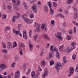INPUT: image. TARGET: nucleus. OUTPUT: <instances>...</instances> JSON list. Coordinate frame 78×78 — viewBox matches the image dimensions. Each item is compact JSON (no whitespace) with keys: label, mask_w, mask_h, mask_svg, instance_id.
<instances>
[{"label":"nucleus","mask_w":78,"mask_h":78,"mask_svg":"<svg viewBox=\"0 0 78 78\" xmlns=\"http://www.w3.org/2000/svg\"><path fill=\"white\" fill-rule=\"evenodd\" d=\"M20 30H18V31H16V29L15 28H14L13 29V33L14 34H19V33L20 32Z\"/></svg>","instance_id":"nucleus-14"},{"label":"nucleus","mask_w":78,"mask_h":78,"mask_svg":"<svg viewBox=\"0 0 78 78\" xmlns=\"http://www.w3.org/2000/svg\"><path fill=\"white\" fill-rule=\"evenodd\" d=\"M23 5H24L25 8H26V9H27V5L26 4V3H24Z\"/></svg>","instance_id":"nucleus-45"},{"label":"nucleus","mask_w":78,"mask_h":78,"mask_svg":"<svg viewBox=\"0 0 78 78\" xmlns=\"http://www.w3.org/2000/svg\"><path fill=\"white\" fill-rule=\"evenodd\" d=\"M63 62H62V65L61 64V63L59 62H58L56 64L55 66V69L56 70L57 72H59V69H60V67H62L64 65L66 62H67V61L66 60V57H63Z\"/></svg>","instance_id":"nucleus-1"},{"label":"nucleus","mask_w":78,"mask_h":78,"mask_svg":"<svg viewBox=\"0 0 78 78\" xmlns=\"http://www.w3.org/2000/svg\"><path fill=\"white\" fill-rule=\"evenodd\" d=\"M76 44V43L73 42L71 44V45H72V46H73V45H75Z\"/></svg>","instance_id":"nucleus-52"},{"label":"nucleus","mask_w":78,"mask_h":78,"mask_svg":"<svg viewBox=\"0 0 78 78\" xmlns=\"http://www.w3.org/2000/svg\"><path fill=\"white\" fill-rule=\"evenodd\" d=\"M65 13H66V14H67L69 13V11L67 10H65L64 11Z\"/></svg>","instance_id":"nucleus-53"},{"label":"nucleus","mask_w":78,"mask_h":78,"mask_svg":"<svg viewBox=\"0 0 78 78\" xmlns=\"http://www.w3.org/2000/svg\"><path fill=\"white\" fill-rule=\"evenodd\" d=\"M78 13L77 12H76L74 15V19H76L77 17H78Z\"/></svg>","instance_id":"nucleus-21"},{"label":"nucleus","mask_w":78,"mask_h":78,"mask_svg":"<svg viewBox=\"0 0 78 78\" xmlns=\"http://www.w3.org/2000/svg\"><path fill=\"white\" fill-rule=\"evenodd\" d=\"M20 54L21 55H23V52H22V49H21L20 50Z\"/></svg>","instance_id":"nucleus-32"},{"label":"nucleus","mask_w":78,"mask_h":78,"mask_svg":"<svg viewBox=\"0 0 78 78\" xmlns=\"http://www.w3.org/2000/svg\"><path fill=\"white\" fill-rule=\"evenodd\" d=\"M43 37L45 39H47L48 40H50V39L48 37V35L47 34H44L43 35Z\"/></svg>","instance_id":"nucleus-17"},{"label":"nucleus","mask_w":78,"mask_h":78,"mask_svg":"<svg viewBox=\"0 0 78 78\" xmlns=\"http://www.w3.org/2000/svg\"><path fill=\"white\" fill-rule=\"evenodd\" d=\"M50 66H53L54 64V61L52 60H51L49 61Z\"/></svg>","instance_id":"nucleus-24"},{"label":"nucleus","mask_w":78,"mask_h":78,"mask_svg":"<svg viewBox=\"0 0 78 78\" xmlns=\"http://www.w3.org/2000/svg\"><path fill=\"white\" fill-rule=\"evenodd\" d=\"M0 68L2 70H4V69H6L7 68V67L5 64H2L0 65Z\"/></svg>","instance_id":"nucleus-15"},{"label":"nucleus","mask_w":78,"mask_h":78,"mask_svg":"<svg viewBox=\"0 0 78 78\" xmlns=\"http://www.w3.org/2000/svg\"><path fill=\"white\" fill-rule=\"evenodd\" d=\"M34 40L35 41H37V35H35L34 36Z\"/></svg>","instance_id":"nucleus-26"},{"label":"nucleus","mask_w":78,"mask_h":78,"mask_svg":"<svg viewBox=\"0 0 78 78\" xmlns=\"http://www.w3.org/2000/svg\"><path fill=\"white\" fill-rule=\"evenodd\" d=\"M38 70H39L40 72L42 71V69L41 68V67H40V66L38 65Z\"/></svg>","instance_id":"nucleus-35"},{"label":"nucleus","mask_w":78,"mask_h":78,"mask_svg":"<svg viewBox=\"0 0 78 78\" xmlns=\"http://www.w3.org/2000/svg\"><path fill=\"white\" fill-rule=\"evenodd\" d=\"M44 10L45 12H48V8L47 5H44Z\"/></svg>","instance_id":"nucleus-18"},{"label":"nucleus","mask_w":78,"mask_h":78,"mask_svg":"<svg viewBox=\"0 0 78 78\" xmlns=\"http://www.w3.org/2000/svg\"><path fill=\"white\" fill-rule=\"evenodd\" d=\"M56 37L59 39L60 40L62 39V37H61V34L60 32H58L57 33V35L56 36Z\"/></svg>","instance_id":"nucleus-13"},{"label":"nucleus","mask_w":78,"mask_h":78,"mask_svg":"<svg viewBox=\"0 0 78 78\" xmlns=\"http://www.w3.org/2000/svg\"><path fill=\"white\" fill-rule=\"evenodd\" d=\"M72 59H73V60H74V61L75 60V59H76V55H73L72 56Z\"/></svg>","instance_id":"nucleus-30"},{"label":"nucleus","mask_w":78,"mask_h":78,"mask_svg":"<svg viewBox=\"0 0 78 78\" xmlns=\"http://www.w3.org/2000/svg\"><path fill=\"white\" fill-rule=\"evenodd\" d=\"M51 2H48V5L49 6L50 8V14H51V15H53V14H54V10H53V9L51 8Z\"/></svg>","instance_id":"nucleus-4"},{"label":"nucleus","mask_w":78,"mask_h":78,"mask_svg":"<svg viewBox=\"0 0 78 78\" xmlns=\"http://www.w3.org/2000/svg\"><path fill=\"white\" fill-rule=\"evenodd\" d=\"M20 77V71L18 70L15 73V78H19Z\"/></svg>","instance_id":"nucleus-11"},{"label":"nucleus","mask_w":78,"mask_h":78,"mask_svg":"<svg viewBox=\"0 0 78 78\" xmlns=\"http://www.w3.org/2000/svg\"><path fill=\"white\" fill-rule=\"evenodd\" d=\"M22 28V25L20 24H19L18 25V31H20V29Z\"/></svg>","instance_id":"nucleus-22"},{"label":"nucleus","mask_w":78,"mask_h":78,"mask_svg":"<svg viewBox=\"0 0 78 78\" xmlns=\"http://www.w3.org/2000/svg\"><path fill=\"white\" fill-rule=\"evenodd\" d=\"M15 66H16V63L15 62H13L12 65V67H15Z\"/></svg>","instance_id":"nucleus-36"},{"label":"nucleus","mask_w":78,"mask_h":78,"mask_svg":"<svg viewBox=\"0 0 78 78\" xmlns=\"http://www.w3.org/2000/svg\"><path fill=\"white\" fill-rule=\"evenodd\" d=\"M74 10L75 11V12H76L78 11V10H77V9L76 8H75L74 9Z\"/></svg>","instance_id":"nucleus-62"},{"label":"nucleus","mask_w":78,"mask_h":78,"mask_svg":"<svg viewBox=\"0 0 78 78\" xmlns=\"http://www.w3.org/2000/svg\"><path fill=\"white\" fill-rule=\"evenodd\" d=\"M37 31H40V27H37Z\"/></svg>","instance_id":"nucleus-43"},{"label":"nucleus","mask_w":78,"mask_h":78,"mask_svg":"<svg viewBox=\"0 0 78 78\" xmlns=\"http://www.w3.org/2000/svg\"><path fill=\"white\" fill-rule=\"evenodd\" d=\"M63 45H62V46H61L60 47H59V50L60 51H62L63 50Z\"/></svg>","instance_id":"nucleus-27"},{"label":"nucleus","mask_w":78,"mask_h":78,"mask_svg":"<svg viewBox=\"0 0 78 78\" xmlns=\"http://www.w3.org/2000/svg\"><path fill=\"white\" fill-rule=\"evenodd\" d=\"M61 14H60V13L57 14V15H55V17H58V16H60L61 17Z\"/></svg>","instance_id":"nucleus-40"},{"label":"nucleus","mask_w":78,"mask_h":78,"mask_svg":"<svg viewBox=\"0 0 78 78\" xmlns=\"http://www.w3.org/2000/svg\"><path fill=\"white\" fill-rule=\"evenodd\" d=\"M12 2L13 3V6L15 5V4H16V0H12Z\"/></svg>","instance_id":"nucleus-47"},{"label":"nucleus","mask_w":78,"mask_h":78,"mask_svg":"<svg viewBox=\"0 0 78 78\" xmlns=\"http://www.w3.org/2000/svg\"><path fill=\"white\" fill-rule=\"evenodd\" d=\"M2 51L4 53H8V51H7L6 49L2 50Z\"/></svg>","instance_id":"nucleus-29"},{"label":"nucleus","mask_w":78,"mask_h":78,"mask_svg":"<svg viewBox=\"0 0 78 78\" xmlns=\"http://www.w3.org/2000/svg\"><path fill=\"white\" fill-rule=\"evenodd\" d=\"M20 3V2L19 0H17V2L16 1L15 5H13V7L15 8V10H18V7H17V5H19V4Z\"/></svg>","instance_id":"nucleus-5"},{"label":"nucleus","mask_w":78,"mask_h":78,"mask_svg":"<svg viewBox=\"0 0 78 78\" xmlns=\"http://www.w3.org/2000/svg\"><path fill=\"white\" fill-rule=\"evenodd\" d=\"M15 19V17H14V16H13V19H12V21L13 22H15V21L16 20Z\"/></svg>","instance_id":"nucleus-44"},{"label":"nucleus","mask_w":78,"mask_h":78,"mask_svg":"<svg viewBox=\"0 0 78 78\" xmlns=\"http://www.w3.org/2000/svg\"><path fill=\"white\" fill-rule=\"evenodd\" d=\"M76 72H78V68H76Z\"/></svg>","instance_id":"nucleus-61"},{"label":"nucleus","mask_w":78,"mask_h":78,"mask_svg":"<svg viewBox=\"0 0 78 78\" xmlns=\"http://www.w3.org/2000/svg\"><path fill=\"white\" fill-rule=\"evenodd\" d=\"M41 28L43 31L46 32L47 31V25L46 24H42Z\"/></svg>","instance_id":"nucleus-10"},{"label":"nucleus","mask_w":78,"mask_h":78,"mask_svg":"<svg viewBox=\"0 0 78 78\" xmlns=\"http://www.w3.org/2000/svg\"><path fill=\"white\" fill-rule=\"evenodd\" d=\"M63 24L64 27H66V22H63Z\"/></svg>","instance_id":"nucleus-56"},{"label":"nucleus","mask_w":78,"mask_h":78,"mask_svg":"<svg viewBox=\"0 0 78 78\" xmlns=\"http://www.w3.org/2000/svg\"><path fill=\"white\" fill-rule=\"evenodd\" d=\"M37 5H38L39 7H40V6H41V1H38V4H34L32 7L31 9L33 10V11H34V12H37Z\"/></svg>","instance_id":"nucleus-3"},{"label":"nucleus","mask_w":78,"mask_h":78,"mask_svg":"<svg viewBox=\"0 0 78 78\" xmlns=\"http://www.w3.org/2000/svg\"><path fill=\"white\" fill-rule=\"evenodd\" d=\"M10 27H5V29L7 31L8 30H10Z\"/></svg>","instance_id":"nucleus-33"},{"label":"nucleus","mask_w":78,"mask_h":78,"mask_svg":"<svg viewBox=\"0 0 78 78\" xmlns=\"http://www.w3.org/2000/svg\"><path fill=\"white\" fill-rule=\"evenodd\" d=\"M7 9H8L9 10H10V11H11V10L12 9V7H11V6L9 5H7Z\"/></svg>","instance_id":"nucleus-23"},{"label":"nucleus","mask_w":78,"mask_h":78,"mask_svg":"<svg viewBox=\"0 0 78 78\" xmlns=\"http://www.w3.org/2000/svg\"><path fill=\"white\" fill-rule=\"evenodd\" d=\"M37 25H38V24L36 22L35 24V26L36 27L37 26Z\"/></svg>","instance_id":"nucleus-60"},{"label":"nucleus","mask_w":78,"mask_h":78,"mask_svg":"<svg viewBox=\"0 0 78 78\" xmlns=\"http://www.w3.org/2000/svg\"><path fill=\"white\" fill-rule=\"evenodd\" d=\"M72 2H73V0H68L66 1V3L67 4H70Z\"/></svg>","instance_id":"nucleus-25"},{"label":"nucleus","mask_w":78,"mask_h":78,"mask_svg":"<svg viewBox=\"0 0 78 78\" xmlns=\"http://www.w3.org/2000/svg\"><path fill=\"white\" fill-rule=\"evenodd\" d=\"M32 78H38V75H40L39 73H38V74L35 75V72L34 71H33L31 73Z\"/></svg>","instance_id":"nucleus-7"},{"label":"nucleus","mask_w":78,"mask_h":78,"mask_svg":"<svg viewBox=\"0 0 78 78\" xmlns=\"http://www.w3.org/2000/svg\"><path fill=\"white\" fill-rule=\"evenodd\" d=\"M23 37L24 39H27V35L26 33V30H24L23 31Z\"/></svg>","instance_id":"nucleus-16"},{"label":"nucleus","mask_w":78,"mask_h":78,"mask_svg":"<svg viewBox=\"0 0 78 78\" xmlns=\"http://www.w3.org/2000/svg\"><path fill=\"white\" fill-rule=\"evenodd\" d=\"M41 64L43 66H45V61H42Z\"/></svg>","instance_id":"nucleus-41"},{"label":"nucleus","mask_w":78,"mask_h":78,"mask_svg":"<svg viewBox=\"0 0 78 78\" xmlns=\"http://www.w3.org/2000/svg\"><path fill=\"white\" fill-rule=\"evenodd\" d=\"M70 71V73L68 75V76L70 77V76H72L73 74V71H74V68H70L69 69Z\"/></svg>","instance_id":"nucleus-8"},{"label":"nucleus","mask_w":78,"mask_h":78,"mask_svg":"<svg viewBox=\"0 0 78 78\" xmlns=\"http://www.w3.org/2000/svg\"><path fill=\"white\" fill-rule=\"evenodd\" d=\"M22 18L25 21L28 23H30L32 22V20H29L25 18V15H23L22 16Z\"/></svg>","instance_id":"nucleus-6"},{"label":"nucleus","mask_w":78,"mask_h":78,"mask_svg":"<svg viewBox=\"0 0 78 78\" xmlns=\"http://www.w3.org/2000/svg\"><path fill=\"white\" fill-rule=\"evenodd\" d=\"M54 23H55V21L54 20H52L51 21V24L53 25V24Z\"/></svg>","instance_id":"nucleus-57"},{"label":"nucleus","mask_w":78,"mask_h":78,"mask_svg":"<svg viewBox=\"0 0 78 78\" xmlns=\"http://www.w3.org/2000/svg\"><path fill=\"white\" fill-rule=\"evenodd\" d=\"M19 46L20 47H23V48H25V44L23 43H19Z\"/></svg>","instance_id":"nucleus-20"},{"label":"nucleus","mask_w":78,"mask_h":78,"mask_svg":"<svg viewBox=\"0 0 78 78\" xmlns=\"http://www.w3.org/2000/svg\"><path fill=\"white\" fill-rule=\"evenodd\" d=\"M51 56H52V54L51 53L49 54V57H51Z\"/></svg>","instance_id":"nucleus-64"},{"label":"nucleus","mask_w":78,"mask_h":78,"mask_svg":"<svg viewBox=\"0 0 78 78\" xmlns=\"http://www.w3.org/2000/svg\"><path fill=\"white\" fill-rule=\"evenodd\" d=\"M6 16L5 15H4L2 16V19H6Z\"/></svg>","instance_id":"nucleus-42"},{"label":"nucleus","mask_w":78,"mask_h":78,"mask_svg":"<svg viewBox=\"0 0 78 78\" xmlns=\"http://www.w3.org/2000/svg\"><path fill=\"white\" fill-rule=\"evenodd\" d=\"M15 59L16 60V61H19V60L20 59V58L18 57V56H16L15 57Z\"/></svg>","instance_id":"nucleus-38"},{"label":"nucleus","mask_w":78,"mask_h":78,"mask_svg":"<svg viewBox=\"0 0 78 78\" xmlns=\"http://www.w3.org/2000/svg\"><path fill=\"white\" fill-rule=\"evenodd\" d=\"M4 76H3L2 75L0 74V78H4L3 77H4Z\"/></svg>","instance_id":"nucleus-58"},{"label":"nucleus","mask_w":78,"mask_h":78,"mask_svg":"<svg viewBox=\"0 0 78 78\" xmlns=\"http://www.w3.org/2000/svg\"><path fill=\"white\" fill-rule=\"evenodd\" d=\"M32 30H30L29 33V35H30V36H31V34L32 33Z\"/></svg>","instance_id":"nucleus-49"},{"label":"nucleus","mask_w":78,"mask_h":78,"mask_svg":"<svg viewBox=\"0 0 78 78\" xmlns=\"http://www.w3.org/2000/svg\"><path fill=\"white\" fill-rule=\"evenodd\" d=\"M76 21H73V24H74V25H76Z\"/></svg>","instance_id":"nucleus-55"},{"label":"nucleus","mask_w":78,"mask_h":78,"mask_svg":"<svg viewBox=\"0 0 78 78\" xmlns=\"http://www.w3.org/2000/svg\"><path fill=\"white\" fill-rule=\"evenodd\" d=\"M14 17H15V18H16V19H19V18H20V16H13Z\"/></svg>","instance_id":"nucleus-54"},{"label":"nucleus","mask_w":78,"mask_h":78,"mask_svg":"<svg viewBox=\"0 0 78 78\" xmlns=\"http://www.w3.org/2000/svg\"><path fill=\"white\" fill-rule=\"evenodd\" d=\"M76 47H75V46L72 47L71 48V51H72V50L74 49V48H75Z\"/></svg>","instance_id":"nucleus-51"},{"label":"nucleus","mask_w":78,"mask_h":78,"mask_svg":"<svg viewBox=\"0 0 78 78\" xmlns=\"http://www.w3.org/2000/svg\"><path fill=\"white\" fill-rule=\"evenodd\" d=\"M50 49L51 51L53 52L55 51L56 53H57V54L56 55L57 58L58 59H59V58H60V55H59V51L58 50V49H57L56 47H53V46L51 45L50 47Z\"/></svg>","instance_id":"nucleus-2"},{"label":"nucleus","mask_w":78,"mask_h":78,"mask_svg":"<svg viewBox=\"0 0 78 78\" xmlns=\"http://www.w3.org/2000/svg\"><path fill=\"white\" fill-rule=\"evenodd\" d=\"M26 67H27V64L24 63L23 64V69L24 70H25V69H26Z\"/></svg>","instance_id":"nucleus-28"},{"label":"nucleus","mask_w":78,"mask_h":78,"mask_svg":"<svg viewBox=\"0 0 78 78\" xmlns=\"http://www.w3.org/2000/svg\"><path fill=\"white\" fill-rule=\"evenodd\" d=\"M71 51H72L70 49L68 50L67 52V53H70V52H71Z\"/></svg>","instance_id":"nucleus-59"},{"label":"nucleus","mask_w":78,"mask_h":78,"mask_svg":"<svg viewBox=\"0 0 78 78\" xmlns=\"http://www.w3.org/2000/svg\"><path fill=\"white\" fill-rule=\"evenodd\" d=\"M34 17V15L33 14H31L30 15V18H33Z\"/></svg>","instance_id":"nucleus-48"},{"label":"nucleus","mask_w":78,"mask_h":78,"mask_svg":"<svg viewBox=\"0 0 78 78\" xmlns=\"http://www.w3.org/2000/svg\"><path fill=\"white\" fill-rule=\"evenodd\" d=\"M13 48H14V47H17V43H16V41H14L13 42Z\"/></svg>","instance_id":"nucleus-31"},{"label":"nucleus","mask_w":78,"mask_h":78,"mask_svg":"<svg viewBox=\"0 0 78 78\" xmlns=\"http://www.w3.org/2000/svg\"><path fill=\"white\" fill-rule=\"evenodd\" d=\"M12 48V44L11 42H8V48L9 50H11Z\"/></svg>","instance_id":"nucleus-12"},{"label":"nucleus","mask_w":78,"mask_h":78,"mask_svg":"<svg viewBox=\"0 0 78 78\" xmlns=\"http://www.w3.org/2000/svg\"><path fill=\"white\" fill-rule=\"evenodd\" d=\"M66 39L68 40H70L71 39V36H67L66 37Z\"/></svg>","instance_id":"nucleus-34"},{"label":"nucleus","mask_w":78,"mask_h":78,"mask_svg":"<svg viewBox=\"0 0 78 78\" xmlns=\"http://www.w3.org/2000/svg\"><path fill=\"white\" fill-rule=\"evenodd\" d=\"M29 46L30 51H33V44H32L31 43H29Z\"/></svg>","instance_id":"nucleus-19"},{"label":"nucleus","mask_w":78,"mask_h":78,"mask_svg":"<svg viewBox=\"0 0 78 78\" xmlns=\"http://www.w3.org/2000/svg\"><path fill=\"white\" fill-rule=\"evenodd\" d=\"M2 45L3 48H5L6 47V44L5 43H3Z\"/></svg>","instance_id":"nucleus-46"},{"label":"nucleus","mask_w":78,"mask_h":78,"mask_svg":"<svg viewBox=\"0 0 78 78\" xmlns=\"http://www.w3.org/2000/svg\"><path fill=\"white\" fill-rule=\"evenodd\" d=\"M76 27H74V31L73 32L74 33H76Z\"/></svg>","instance_id":"nucleus-39"},{"label":"nucleus","mask_w":78,"mask_h":78,"mask_svg":"<svg viewBox=\"0 0 78 78\" xmlns=\"http://www.w3.org/2000/svg\"><path fill=\"white\" fill-rule=\"evenodd\" d=\"M60 17H62V18H64V15L61 14V16H60Z\"/></svg>","instance_id":"nucleus-63"},{"label":"nucleus","mask_w":78,"mask_h":78,"mask_svg":"<svg viewBox=\"0 0 78 78\" xmlns=\"http://www.w3.org/2000/svg\"><path fill=\"white\" fill-rule=\"evenodd\" d=\"M44 54V51L43 50H42L41 52V53L40 54V56H42V55Z\"/></svg>","instance_id":"nucleus-50"},{"label":"nucleus","mask_w":78,"mask_h":78,"mask_svg":"<svg viewBox=\"0 0 78 78\" xmlns=\"http://www.w3.org/2000/svg\"><path fill=\"white\" fill-rule=\"evenodd\" d=\"M48 71L47 69H45V71L43 74L42 75V76L43 78H45V76L48 75Z\"/></svg>","instance_id":"nucleus-9"},{"label":"nucleus","mask_w":78,"mask_h":78,"mask_svg":"<svg viewBox=\"0 0 78 78\" xmlns=\"http://www.w3.org/2000/svg\"><path fill=\"white\" fill-rule=\"evenodd\" d=\"M53 5L54 7H57V4H56V3L55 2H54L53 3Z\"/></svg>","instance_id":"nucleus-37"}]
</instances>
